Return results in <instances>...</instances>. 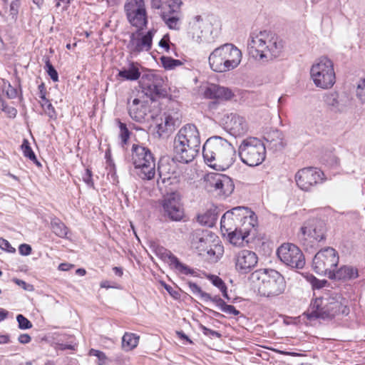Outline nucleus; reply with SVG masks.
I'll use <instances>...</instances> for the list:
<instances>
[{"label":"nucleus","mask_w":365,"mask_h":365,"mask_svg":"<svg viewBox=\"0 0 365 365\" xmlns=\"http://www.w3.org/2000/svg\"><path fill=\"white\" fill-rule=\"evenodd\" d=\"M202 155L209 167L217 171H224L234 163L235 149L227 140L214 136L204 143Z\"/></svg>","instance_id":"nucleus-1"},{"label":"nucleus","mask_w":365,"mask_h":365,"mask_svg":"<svg viewBox=\"0 0 365 365\" xmlns=\"http://www.w3.org/2000/svg\"><path fill=\"white\" fill-rule=\"evenodd\" d=\"M247 48L252 58L267 62L280 56L283 42L277 36L269 31L253 32L248 39Z\"/></svg>","instance_id":"nucleus-2"},{"label":"nucleus","mask_w":365,"mask_h":365,"mask_svg":"<svg viewBox=\"0 0 365 365\" xmlns=\"http://www.w3.org/2000/svg\"><path fill=\"white\" fill-rule=\"evenodd\" d=\"M250 279L252 283H256L258 293L262 297H276L283 294L286 289L284 277L274 269L256 270Z\"/></svg>","instance_id":"nucleus-3"},{"label":"nucleus","mask_w":365,"mask_h":365,"mask_svg":"<svg viewBox=\"0 0 365 365\" xmlns=\"http://www.w3.org/2000/svg\"><path fill=\"white\" fill-rule=\"evenodd\" d=\"M242 51L232 43H225L209 56V64L215 72L225 73L236 68L241 63Z\"/></svg>","instance_id":"nucleus-4"},{"label":"nucleus","mask_w":365,"mask_h":365,"mask_svg":"<svg viewBox=\"0 0 365 365\" xmlns=\"http://www.w3.org/2000/svg\"><path fill=\"white\" fill-rule=\"evenodd\" d=\"M310 76L317 87L331 88L336 82L333 61L324 56L317 59L311 67Z\"/></svg>","instance_id":"nucleus-5"},{"label":"nucleus","mask_w":365,"mask_h":365,"mask_svg":"<svg viewBox=\"0 0 365 365\" xmlns=\"http://www.w3.org/2000/svg\"><path fill=\"white\" fill-rule=\"evenodd\" d=\"M132 162L136 174L143 180H151L155 175V163L150 150L139 145H133Z\"/></svg>","instance_id":"nucleus-6"},{"label":"nucleus","mask_w":365,"mask_h":365,"mask_svg":"<svg viewBox=\"0 0 365 365\" xmlns=\"http://www.w3.org/2000/svg\"><path fill=\"white\" fill-rule=\"evenodd\" d=\"M238 152L242 162L251 167L262 164L266 158L265 145L257 138L244 139L239 146Z\"/></svg>","instance_id":"nucleus-7"},{"label":"nucleus","mask_w":365,"mask_h":365,"mask_svg":"<svg viewBox=\"0 0 365 365\" xmlns=\"http://www.w3.org/2000/svg\"><path fill=\"white\" fill-rule=\"evenodd\" d=\"M346 307L334 297H318L312 301L306 312L309 319L332 318L341 312H346Z\"/></svg>","instance_id":"nucleus-8"},{"label":"nucleus","mask_w":365,"mask_h":365,"mask_svg":"<svg viewBox=\"0 0 365 365\" xmlns=\"http://www.w3.org/2000/svg\"><path fill=\"white\" fill-rule=\"evenodd\" d=\"M339 263L337 252L332 247H326L319 250L313 259L312 267L314 272L319 275L329 278L334 268Z\"/></svg>","instance_id":"nucleus-9"},{"label":"nucleus","mask_w":365,"mask_h":365,"mask_svg":"<svg viewBox=\"0 0 365 365\" xmlns=\"http://www.w3.org/2000/svg\"><path fill=\"white\" fill-rule=\"evenodd\" d=\"M129 23L137 30H143L148 24L144 0H126L124 6Z\"/></svg>","instance_id":"nucleus-10"},{"label":"nucleus","mask_w":365,"mask_h":365,"mask_svg":"<svg viewBox=\"0 0 365 365\" xmlns=\"http://www.w3.org/2000/svg\"><path fill=\"white\" fill-rule=\"evenodd\" d=\"M279 259L292 268L302 269L305 264V259L300 249L294 244L284 243L277 252Z\"/></svg>","instance_id":"nucleus-11"},{"label":"nucleus","mask_w":365,"mask_h":365,"mask_svg":"<svg viewBox=\"0 0 365 365\" xmlns=\"http://www.w3.org/2000/svg\"><path fill=\"white\" fill-rule=\"evenodd\" d=\"M142 30H137L130 35V40L127 48L133 55H138L141 52L149 51L153 45V38L156 30L153 29L143 34Z\"/></svg>","instance_id":"nucleus-12"},{"label":"nucleus","mask_w":365,"mask_h":365,"mask_svg":"<svg viewBox=\"0 0 365 365\" xmlns=\"http://www.w3.org/2000/svg\"><path fill=\"white\" fill-rule=\"evenodd\" d=\"M324 174L316 168H304L295 174L297 186L302 190L310 191L314 186L324 181Z\"/></svg>","instance_id":"nucleus-13"},{"label":"nucleus","mask_w":365,"mask_h":365,"mask_svg":"<svg viewBox=\"0 0 365 365\" xmlns=\"http://www.w3.org/2000/svg\"><path fill=\"white\" fill-rule=\"evenodd\" d=\"M224 129L231 135L237 138L247 134L249 124L244 116L237 113H227L222 118Z\"/></svg>","instance_id":"nucleus-14"},{"label":"nucleus","mask_w":365,"mask_h":365,"mask_svg":"<svg viewBox=\"0 0 365 365\" xmlns=\"http://www.w3.org/2000/svg\"><path fill=\"white\" fill-rule=\"evenodd\" d=\"M327 227L324 221L309 220L301 227V232L305 240L319 242L326 239Z\"/></svg>","instance_id":"nucleus-15"},{"label":"nucleus","mask_w":365,"mask_h":365,"mask_svg":"<svg viewBox=\"0 0 365 365\" xmlns=\"http://www.w3.org/2000/svg\"><path fill=\"white\" fill-rule=\"evenodd\" d=\"M257 225V220L256 219L245 217V221L239 227H237L236 230L227 234L230 242L238 247L247 244L249 242L247 237Z\"/></svg>","instance_id":"nucleus-16"},{"label":"nucleus","mask_w":365,"mask_h":365,"mask_svg":"<svg viewBox=\"0 0 365 365\" xmlns=\"http://www.w3.org/2000/svg\"><path fill=\"white\" fill-rule=\"evenodd\" d=\"M257 262V255L251 250H240L235 256V269L240 274L249 273L256 267Z\"/></svg>","instance_id":"nucleus-17"},{"label":"nucleus","mask_w":365,"mask_h":365,"mask_svg":"<svg viewBox=\"0 0 365 365\" xmlns=\"http://www.w3.org/2000/svg\"><path fill=\"white\" fill-rule=\"evenodd\" d=\"M200 145L180 142L173 143V151L175 158L181 163H188L192 162L199 153Z\"/></svg>","instance_id":"nucleus-18"},{"label":"nucleus","mask_w":365,"mask_h":365,"mask_svg":"<svg viewBox=\"0 0 365 365\" xmlns=\"http://www.w3.org/2000/svg\"><path fill=\"white\" fill-rule=\"evenodd\" d=\"M213 235L211 232L201 229L195 230L190 236V244L192 249L199 255H205V251L212 242Z\"/></svg>","instance_id":"nucleus-19"},{"label":"nucleus","mask_w":365,"mask_h":365,"mask_svg":"<svg viewBox=\"0 0 365 365\" xmlns=\"http://www.w3.org/2000/svg\"><path fill=\"white\" fill-rule=\"evenodd\" d=\"M165 214L172 220L180 221L183 217V210L180 197L175 193L168 195L163 203Z\"/></svg>","instance_id":"nucleus-20"},{"label":"nucleus","mask_w":365,"mask_h":365,"mask_svg":"<svg viewBox=\"0 0 365 365\" xmlns=\"http://www.w3.org/2000/svg\"><path fill=\"white\" fill-rule=\"evenodd\" d=\"M210 187L222 197L229 196L234 190V184L230 178L225 175L215 174L209 179Z\"/></svg>","instance_id":"nucleus-21"},{"label":"nucleus","mask_w":365,"mask_h":365,"mask_svg":"<svg viewBox=\"0 0 365 365\" xmlns=\"http://www.w3.org/2000/svg\"><path fill=\"white\" fill-rule=\"evenodd\" d=\"M178 141L182 143L200 145V132L195 125L186 124L182 126L176 134L174 142Z\"/></svg>","instance_id":"nucleus-22"},{"label":"nucleus","mask_w":365,"mask_h":365,"mask_svg":"<svg viewBox=\"0 0 365 365\" xmlns=\"http://www.w3.org/2000/svg\"><path fill=\"white\" fill-rule=\"evenodd\" d=\"M264 139L265 140V149L267 148L273 152L283 150L287 145L284 134L277 129L266 132Z\"/></svg>","instance_id":"nucleus-23"},{"label":"nucleus","mask_w":365,"mask_h":365,"mask_svg":"<svg viewBox=\"0 0 365 365\" xmlns=\"http://www.w3.org/2000/svg\"><path fill=\"white\" fill-rule=\"evenodd\" d=\"M141 86L147 95H158L162 90V78L158 75H145L142 78Z\"/></svg>","instance_id":"nucleus-24"},{"label":"nucleus","mask_w":365,"mask_h":365,"mask_svg":"<svg viewBox=\"0 0 365 365\" xmlns=\"http://www.w3.org/2000/svg\"><path fill=\"white\" fill-rule=\"evenodd\" d=\"M205 96L210 99L228 101L232 98L234 94L228 88L212 84L205 90Z\"/></svg>","instance_id":"nucleus-25"},{"label":"nucleus","mask_w":365,"mask_h":365,"mask_svg":"<svg viewBox=\"0 0 365 365\" xmlns=\"http://www.w3.org/2000/svg\"><path fill=\"white\" fill-rule=\"evenodd\" d=\"M325 103L334 112H343L348 107L349 99L345 96L331 93L326 96Z\"/></svg>","instance_id":"nucleus-26"},{"label":"nucleus","mask_w":365,"mask_h":365,"mask_svg":"<svg viewBox=\"0 0 365 365\" xmlns=\"http://www.w3.org/2000/svg\"><path fill=\"white\" fill-rule=\"evenodd\" d=\"M205 25V23L200 16H195L189 23L187 29L189 37L197 43L201 42Z\"/></svg>","instance_id":"nucleus-27"},{"label":"nucleus","mask_w":365,"mask_h":365,"mask_svg":"<svg viewBox=\"0 0 365 365\" xmlns=\"http://www.w3.org/2000/svg\"><path fill=\"white\" fill-rule=\"evenodd\" d=\"M147 111L148 108L145 103L138 98H135L128 108L129 115L133 120L137 122L145 120Z\"/></svg>","instance_id":"nucleus-28"},{"label":"nucleus","mask_w":365,"mask_h":365,"mask_svg":"<svg viewBox=\"0 0 365 365\" xmlns=\"http://www.w3.org/2000/svg\"><path fill=\"white\" fill-rule=\"evenodd\" d=\"M359 277L358 269L351 265H344L336 272L329 275L330 279L339 281H349L356 279Z\"/></svg>","instance_id":"nucleus-29"},{"label":"nucleus","mask_w":365,"mask_h":365,"mask_svg":"<svg viewBox=\"0 0 365 365\" xmlns=\"http://www.w3.org/2000/svg\"><path fill=\"white\" fill-rule=\"evenodd\" d=\"M140 76L139 65L137 63L131 62L128 66L123 67L117 76L120 80L136 81Z\"/></svg>","instance_id":"nucleus-30"},{"label":"nucleus","mask_w":365,"mask_h":365,"mask_svg":"<svg viewBox=\"0 0 365 365\" xmlns=\"http://www.w3.org/2000/svg\"><path fill=\"white\" fill-rule=\"evenodd\" d=\"M175 10V11L172 9L163 11L160 15L169 29L178 30L180 25V8Z\"/></svg>","instance_id":"nucleus-31"},{"label":"nucleus","mask_w":365,"mask_h":365,"mask_svg":"<svg viewBox=\"0 0 365 365\" xmlns=\"http://www.w3.org/2000/svg\"><path fill=\"white\" fill-rule=\"evenodd\" d=\"M165 257H168V262L170 264V266L179 273L185 275H192L194 274V271L192 269L186 264L180 262L178 257L173 255L170 251L165 252Z\"/></svg>","instance_id":"nucleus-32"},{"label":"nucleus","mask_w":365,"mask_h":365,"mask_svg":"<svg viewBox=\"0 0 365 365\" xmlns=\"http://www.w3.org/2000/svg\"><path fill=\"white\" fill-rule=\"evenodd\" d=\"M237 221L232 218V214L230 212H225L220 221V229L223 235H226L227 233L232 232L233 230H236L237 227H239L237 225Z\"/></svg>","instance_id":"nucleus-33"},{"label":"nucleus","mask_w":365,"mask_h":365,"mask_svg":"<svg viewBox=\"0 0 365 365\" xmlns=\"http://www.w3.org/2000/svg\"><path fill=\"white\" fill-rule=\"evenodd\" d=\"M150 4L153 9H160L162 13L168 9L175 11V9L180 7L181 1L180 0H150Z\"/></svg>","instance_id":"nucleus-34"},{"label":"nucleus","mask_w":365,"mask_h":365,"mask_svg":"<svg viewBox=\"0 0 365 365\" xmlns=\"http://www.w3.org/2000/svg\"><path fill=\"white\" fill-rule=\"evenodd\" d=\"M227 212L232 213V218H235L237 222H240L241 224L245 221V218L247 217L257 220L255 213L245 207H236Z\"/></svg>","instance_id":"nucleus-35"},{"label":"nucleus","mask_w":365,"mask_h":365,"mask_svg":"<svg viewBox=\"0 0 365 365\" xmlns=\"http://www.w3.org/2000/svg\"><path fill=\"white\" fill-rule=\"evenodd\" d=\"M139 342V336L136 334L125 332L122 337V347L126 351L135 349Z\"/></svg>","instance_id":"nucleus-36"},{"label":"nucleus","mask_w":365,"mask_h":365,"mask_svg":"<svg viewBox=\"0 0 365 365\" xmlns=\"http://www.w3.org/2000/svg\"><path fill=\"white\" fill-rule=\"evenodd\" d=\"M158 173L160 179L158 180V184H159L160 180L163 183L170 180L171 175L174 173L171 171V166L168 163L160 162L158 165Z\"/></svg>","instance_id":"nucleus-37"},{"label":"nucleus","mask_w":365,"mask_h":365,"mask_svg":"<svg viewBox=\"0 0 365 365\" xmlns=\"http://www.w3.org/2000/svg\"><path fill=\"white\" fill-rule=\"evenodd\" d=\"M21 149L24 153V157L29 158L38 167H41V164L38 162L36 156L30 146L29 142L27 139H24L23 143L21 145Z\"/></svg>","instance_id":"nucleus-38"},{"label":"nucleus","mask_w":365,"mask_h":365,"mask_svg":"<svg viewBox=\"0 0 365 365\" xmlns=\"http://www.w3.org/2000/svg\"><path fill=\"white\" fill-rule=\"evenodd\" d=\"M217 220V216L212 211H207L204 214L197 216V221L202 225L212 227Z\"/></svg>","instance_id":"nucleus-39"},{"label":"nucleus","mask_w":365,"mask_h":365,"mask_svg":"<svg viewBox=\"0 0 365 365\" xmlns=\"http://www.w3.org/2000/svg\"><path fill=\"white\" fill-rule=\"evenodd\" d=\"M222 252L223 247L221 245H212V243L210 244V247L205 251V254H207L208 258L212 261H217L222 255Z\"/></svg>","instance_id":"nucleus-40"},{"label":"nucleus","mask_w":365,"mask_h":365,"mask_svg":"<svg viewBox=\"0 0 365 365\" xmlns=\"http://www.w3.org/2000/svg\"><path fill=\"white\" fill-rule=\"evenodd\" d=\"M187 285L190 292L195 296L200 297L201 299L204 300L205 302H208V300L211 299V296L209 294L203 292L197 284L192 282H188Z\"/></svg>","instance_id":"nucleus-41"},{"label":"nucleus","mask_w":365,"mask_h":365,"mask_svg":"<svg viewBox=\"0 0 365 365\" xmlns=\"http://www.w3.org/2000/svg\"><path fill=\"white\" fill-rule=\"evenodd\" d=\"M52 231L60 237H65L68 233V228L59 220H54L51 222Z\"/></svg>","instance_id":"nucleus-42"},{"label":"nucleus","mask_w":365,"mask_h":365,"mask_svg":"<svg viewBox=\"0 0 365 365\" xmlns=\"http://www.w3.org/2000/svg\"><path fill=\"white\" fill-rule=\"evenodd\" d=\"M115 121L120 129L119 138H120L122 145L123 146L127 143L130 133L128 130L125 123H122L119 119H116Z\"/></svg>","instance_id":"nucleus-43"},{"label":"nucleus","mask_w":365,"mask_h":365,"mask_svg":"<svg viewBox=\"0 0 365 365\" xmlns=\"http://www.w3.org/2000/svg\"><path fill=\"white\" fill-rule=\"evenodd\" d=\"M210 279L212 284L220 289L222 293L223 297L227 299H230V297L227 294V287L224 282L219 277L215 275H212Z\"/></svg>","instance_id":"nucleus-44"},{"label":"nucleus","mask_w":365,"mask_h":365,"mask_svg":"<svg viewBox=\"0 0 365 365\" xmlns=\"http://www.w3.org/2000/svg\"><path fill=\"white\" fill-rule=\"evenodd\" d=\"M160 61L163 67L166 69H173L182 65V62L180 60L173 59L170 57L162 56Z\"/></svg>","instance_id":"nucleus-45"},{"label":"nucleus","mask_w":365,"mask_h":365,"mask_svg":"<svg viewBox=\"0 0 365 365\" xmlns=\"http://www.w3.org/2000/svg\"><path fill=\"white\" fill-rule=\"evenodd\" d=\"M40 103H41V106L43 110H44L45 113L49 118H56L55 109H54L53 106H52V104L51 103V102L49 101V100H48L47 98L43 99V100H40Z\"/></svg>","instance_id":"nucleus-46"},{"label":"nucleus","mask_w":365,"mask_h":365,"mask_svg":"<svg viewBox=\"0 0 365 365\" xmlns=\"http://www.w3.org/2000/svg\"><path fill=\"white\" fill-rule=\"evenodd\" d=\"M16 320L20 329H29L32 327L31 322L22 314H18Z\"/></svg>","instance_id":"nucleus-47"},{"label":"nucleus","mask_w":365,"mask_h":365,"mask_svg":"<svg viewBox=\"0 0 365 365\" xmlns=\"http://www.w3.org/2000/svg\"><path fill=\"white\" fill-rule=\"evenodd\" d=\"M174 125V120L170 115H166L165 117V121L163 123H160L158 125V131L165 132L168 129H171Z\"/></svg>","instance_id":"nucleus-48"},{"label":"nucleus","mask_w":365,"mask_h":365,"mask_svg":"<svg viewBox=\"0 0 365 365\" xmlns=\"http://www.w3.org/2000/svg\"><path fill=\"white\" fill-rule=\"evenodd\" d=\"M220 303H221V304H222L220 309L223 312H225L227 314H232L235 316L240 314V312L238 310H237L234 306L227 304L225 302H220Z\"/></svg>","instance_id":"nucleus-49"},{"label":"nucleus","mask_w":365,"mask_h":365,"mask_svg":"<svg viewBox=\"0 0 365 365\" xmlns=\"http://www.w3.org/2000/svg\"><path fill=\"white\" fill-rule=\"evenodd\" d=\"M46 71L50 76V78L54 81L56 82L58 81V75L56 70L54 67L50 63L49 61H47L46 63Z\"/></svg>","instance_id":"nucleus-50"},{"label":"nucleus","mask_w":365,"mask_h":365,"mask_svg":"<svg viewBox=\"0 0 365 365\" xmlns=\"http://www.w3.org/2000/svg\"><path fill=\"white\" fill-rule=\"evenodd\" d=\"M356 96L361 103H365V80L358 85L356 88Z\"/></svg>","instance_id":"nucleus-51"},{"label":"nucleus","mask_w":365,"mask_h":365,"mask_svg":"<svg viewBox=\"0 0 365 365\" xmlns=\"http://www.w3.org/2000/svg\"><path fill=\"white\" fill-rule=\"evenodd\" d=\"M89 354L91 356H95L98 359L99 365L104 364L107 359L106 354L99 350L91 349L90 350Z\"/></svg>","instance_id":"nucleus-52"},{"label":"nucleus","mask_w":365,"mask_h":365,"mask_svg":"<svg viewBox=\"0 0 365 365\" xmlns=\"http://www.w3.org/2000/svg\"><path fill=\"white\" fill-rule=\"evenodd\" d=\"M0 248L9 253H14L16 249L11 246L9 242L4 238H0Z\"/></svg>","instance_id":"nucleus-53"},{"label":"nucleus","mask_w":365,"mask_h":365,"mask_svg":"<svg viewBox=\"0 0 365 365\" xmlns=\"http://www.w3.org/2000/svg\"><path fill=\"white\" fill-rule=\"evenodd\" d=\"M0 108L2 111L6 113L9 118H15L17 114V110L14 107L7 106L6 103H4V105L1 106Z\"/></svg>","instance_id":"nucleus-54"},{"label":"nucleus","mask_w":365,"mask_h":365,"mask_svg":"<svg viewBox=\"0 0 365 365\" xmlns=\"http://www.w3.org/2000/svg\"><path fill=\"white\" fill-rule=\"evenodd\" d=\"M20 6V1H12L10 4V15L12 19H16Z\"/></svg>","instance_id":"nucleus-55"},{"label":"nucleus","mask_w":365,"mask_h":365,"mask_svg":"<svg viewBox=\"0 0 365 365\" xmlns=\"http://www.w3.org/2000/svg\"><path fill=\"white\" fill-rule=\"evenodd\" d=\"M4 90H5L6 95L9 99H14L18 96L17 89L11 86L10 83H9L7 88H5Z\"/></svg>","instance_id":"nucleus-56"},{"label":"nucleus","mask_w":365,"mask_h":365,"mask_svg":"<svg viewBox=\"0 0 365 365\" xmlns=\"http://www.w3.org/2000/svg\"><path fill=\"white\" fill-rule=\"evenodd\" d=\"M83 180L88 186H90V187L93 186V179H92V172L89 169L86 170V172L83 175Z\"/></svg>","instance_id":"nucleus-57"},{"label":"nucleus","mask_w":365,"mask_h":365,"mask_svg":"<svg viewBox=\"0 0 365 365\" xmlns=\"http://www.w3.org/2000/svg\"><path fill=\"white\" fill-rule=\"evenodd\" d=\"M31 247L27 244H21L19 247L20 255L23 256H28L31 253Z\"/></svg>","instance_id":"nucleus-58"},{"label":"nucleus","mask_w":365,"mask_h":365,"mask_svg":"<svg viewBox=\"0 0 365 365\" xmlns=\"http://www.w3.org/2000/svg\"><path fill=\"white\" fill-rule=\"evenodd\" d=\"M202 330L203 334L206 336H211V337H217V338L221 337V334L219 332L212 330L210 329H208L204 326H202Z\"/></svg>","instance_id":"nucleus-59"},{"label":"nucleus","mask_w":365,"mask_h":365,"mask_svg":"<svg viewBox=\"0 0 365 365\" xmlns=\"http://www.w3.org/2000/svg\"><path fill=\"white\" fill-rule=\"evenodd\" d=\"M13 281L19 287H22L24 290L30 291L32 289V286L31 284H28L26 282L19 279H14Z\"/></svg>","instance_id":"nucleus-60"},{"label":"nucleus","mask_w":365,"mask_h":365,"mask_svg":"<svg viewBox=\"0 0 365 365\" xmlns=\"http://www.w3.org/2000/svg\"><path fill=\"white\" fill-rule=\"evenodd\" d=\"M311 282H312V287L314 288L320 289V288L324 287L327 282L326 280H319L315 277H313Z\"/></svg>","instance_id":"nucleus-61"},{"label":"nucleus","mask_w":365,"mask_h":365,"mask_svg":"<svg viewBox=\"0 0 365 365\" xmlns=\"http://www.w3.org/2000/svg\"><path fill=\"white\" fill-rule=\"evenodd\" d=\"M21 344H29L31 341V337L27 334H21L18 339Z\"/></svg>","instance_id":"nucleus-62"},{"label":"nucleus","mask_w":365,"mask_h":365,"mask_svg":"<svg viewBox=\"0 0 365 365\" xmlns=\"http://www.w3.org/2000/svg\"><path fill=\"white\" fill-rule=\"evenodd\" d=\"M159 46L162 48H164L165 51H168L170 48L169 45V39L166 38L165 36L163 37L159 42Z\"/></svg>","instance_id":"nucleus-63"},{"label":"nucleus","mask_w":365,"mask_h":365,"mask_svg":"<svg viewBox=\"0 0 365 365\" xmlns=\"http://www.w3.org/2000/svg\"><path fill=\"white\" fill-rule=\"evenodd\" d=\"M72 0H56V6L59 7L63 5V9H66Z\"/></svg>","instance_id":"nucleus-64"}]
</instances>
